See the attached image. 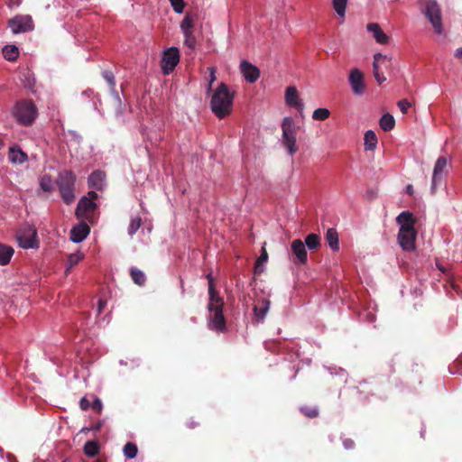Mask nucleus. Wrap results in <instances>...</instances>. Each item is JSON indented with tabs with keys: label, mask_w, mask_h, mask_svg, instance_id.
Instances as JSON below:
<instances>
[{
	"label": "nucleus",
	"mask_w": 462,
	"mask_h": 462,
	"mask_svg": "<svg viewBox=\"0 0 462 462\" xmlns=\"http://www.w3.org/2000/svg\"><path fill=\"white\" fill-rule=\"evenodd\" d=\"M90 407L94 411L100 413L103 408L102 402L99 398L96 397L94 402L91 403Z\"/></svg>",
	"instance_id": "nucleus-45"
},
{
	"label": "nucleus",
	"mask_w": 462,
	"mask_h": 462,
	"mask_svg": "<svg viewBox=\"0 0 462 462\" xmlns=\"http://www.w3.org/2000/svg\"><path fill=\"white\" fill-rule=\"evenodd\" d=\"M90 402L86 397H83L79 402V407L83 411H87L90 407Z\"/></svg>",
	"instance_id": "nucleus-47"
},
{
	"label": "nucleus",
	"mask_w": 462,
	"mask_h": 462,
	"mask_svg": "<svg viewBox=\"0 0 462 462\" xmlns=\"http://www.w3.org/2000/svg\"><path fill=\"white\" fill-rule=\"evenodd\" d=\"M298 129L299 127L295 125L292 118L285 117L283 119L282 124V143L291 155H293L298 151L296 144Z\"/></svg>",
	"instance_id": "nucleus-5"
},
{
	"label": "nucleus",
	"mask_w": 462,
	"mask_h": 462,
	"mask_svg": "<svg viewBox=\"0 0 462 462\" xmlns=\"http://www.w3.org/2000/svg\"><path fill=\"white\" fill-rule=\"evenodd\" d=\"M285 102L288 106L295 107L298 110H302L304 106L303 103L299 98L298 90L294 86H290L286 88Z\"/></svg>",
	"instance_id": "nucleus-15"
},
{
	"label": "nucleus",
	"mask_w": 462,
	"mask_h": 462,
	"mask_svg": "<svg viewBox=\"0 0 462 462\" xmlns=\"http://www.w3.org/2000/svg\"><path fill=\"white\" fill-rule=\"evenodd\" d=\"M332 5L337 15H339L340 17H344L346 14L347 0H333Z\"/></svg>",
	"instance_id": "nucleus-33"
},
{
	"label": "nucleus",
	"mask_w": 462,
	"mask_h": 462,
	"mask_svg": "<svg viewBox=\"0 0 462 462\" xmlns=\"http://www.w3.org/2000/svg\"><path fill=\"white\" fill-rule=\"evenodd\" d=\"M41 189L46 192H51L53 189L51 179L48 176H43L40 180Z\"/></svg>",
	"instance_id": "nucleus-40"
},
{
	"label": "nucleus",
	"mask_w": 462,
	"mask_h": 462,
	"mask_svg": "<svg viewBox=\"0 0 462 462\" xmlns=\"http://www.w3.org/2000/svg\"><path fill=\"white\" fill-rule=\"evenodd\" d=\"M18 54L19 51L15 45L5 46L3 49V55L9 61L15 60L18 57Z\"/></svg>",
	"instance_id": "nucleus-31"
},
{
	"label": "nucleus",
	"mask_w": 462,
	"mask_h": 462,
	"mask_svg": "<svg viewBox=\"0 0 462 462\" xmlns=\"http://www.w3.org/2000/svg\"><path fill=\"white\" fill-rule=\"evenodd\" d=\"M291 248L294 256L293 263L296 264H306L308 254L304 243L300 239H295L291 242Z\"/></svg>",
	"instance_id": "nucleus-11"
},
{
	"label": "nucleus",
	"mask_w": 462,
	"mask_h": 462,
	"mask_svg": "<svg viewBox=\"0 0 462 462\" xmlns=\"http://www.w3.org/2000/svg\"><path fill=\"white\" fill-rule=\"evenodd\" d=\"M380 127L385 131L389 132L394 128L395 120L393 116L390 114H384L380 119Z\"/></svg>",
	"instance_id": "nucleus-28"
},
{
	"label": "nucleus",
	"mask_w": 462,
	"mask_h": 462,
	"mask_svg": "<svg viewBox=\"0 0 462 462\" xmlns=\"http://www.w3.org/2000/svg\"><path fill=\"white\" fill-rule=\"evenodd\" d=\"M364 139L365 150L373 151L376 148L377 137L376 134L372 130H368L365 132Z\"/></svg>",
	"instance_id": "nucleus-29"
},
{
	"label": "nucleus",
	"mask_w": 462,
	"mask_h": 462,
	"mask_svg": "<svg viewBox=\"0 0 462 462\" xmlns=\"http://www.w3.org/2000/svg\"><path fill=\"white\" fill-rule=\"evenodd\" d=\"M130 275L134 282L139 286H142L146 282V276L144 273L136 267H132L130 270Z\"/></svg>",
	"instance_id": "nucleus-30"
},
{
	"label": "nucleus",
	"mask_w": 462,
	"mask_h": 462,
	"mask_svg": "<svg viewBox=\"0 0 462 462\" xmlns=\"http://www.w3.org/2000/svg\"><path fill=\"white\" fill-rule=\"evenodd\" d=\"M206 278H207V280L208 282V290L210 289V286L215 287L214 279H213L212 273L207 274Z\"/></svg>",
	"instance_id": "nucleus-53"
},
{
	"label": "nucleus",
	"mask_w": 462,
	"mask_h": 462,
	"mask_svg": "<svg viewBox=\"0 0 462 462\" xmlns=\"http://www.w3.org/2000/svg\"><path fill=\"white\" fill-rule=\"evenodd\" d=\"M330 116V112L327 108H317L312 114V118L317 121H324Z\"/></svg>",
	"instance_id": "nucleus-36"
},
{
	"label": "nucleus",
	"mask_w": 462,
	"mask_h": 462,
	"mask_svg": "<svg viewBox=\"0 0 462 462\" xmlns=\"http://www.w3.org/2000/svg\"><path fill=\"white\" fill-rule=\"evenodd\" d=\"M234 96L227 85L221 83L212 95L210 107L216 116L222 119L227 116L233 106Z\"/></svg>",
	"instance_id": "nucleus-1"
},
{
	"label": "nucleus",
	"mask_w": 462,
	"mask_h": 462,
	"mask_svg": "<svg viewBox=\"0 0 462 462\" xmlns=\"http://www.w3.org/2000/svg\"><path fill=\"white\" fill-rule=\"evenodd\" d=\"M406 192L409 194V195H412L413 194V187L412 185H408L407 188H406Z\"/></svg>",
	"instance_id": "nucleus-55"
},
{
	"label": "nucleus",
	"mask_w": 462,
	"mask_h": 462,
	"mask_svg": "<svg viewBox=\"0 0 462 462\" xmlns=\"http://www.w3.org/2000/svg\"><path fill=\"white\" fill-rule=\"evenodd\" d=\"M11 31L14 33H20L32 31L33 23L30 16H16L8 23Z\"/></svg>",
	"instance_id": "nucleus-10"
},
{
	"label": "nucleus",
	"mask_w": 462,
	"mask_h": 462,
	"mask_svg": "<svg viewBox=\"0 0 462 462\" xmlns=\"http://www.w3.org/2000/svg\"><path fill=\"white\" fill-rule=\"evenodd\" d=\"M267 259H268V254H267L265 248L263 247L262 248V254H261V255L259 256V258L257 259L256 262L263 263H265L267 261Z\"/></svg>",
	"instance_id": "nucleus-48"
},
{
	"label": "nucleus",
	"mask_w": 462,
	"mask_h": 462,
	"mask_svg": "<svg viewBox=\"0 0 462 462\" xmlns=\"http://www.w3.org/2000/svg\"><path fill=\"white\" fill-rule=\"evenodd\" d=\"M75 182L76 176L71 171H64L59 173L57 185L63 201L68 205L75 199Z\"/></svg>",
	"instance_id": "nucleus-4"
},
{
	"label": "nucleus",
	"mask_w": 462,
	"mask_h": 462,
	"mask_svg": "<svg viewBox=\"0 0 462 462\" xmlns=\"http://www.w3.org/2000/svg\"><path fill=\"white\" fill-rule=\"evenodd\" d=\"M325 237L332 251L339 250L338 234L335 228H328Z\"/></svg>",
	"instance_id": "nucleus-24"
},
{
	"label": "nucleus",
	"mask_w": 462,
	"mask_h": 462,
	"mask_svg": "<svg viewBox=\"0 0 462 462\" xmlns=\"http://www.w3.org/2000/svg\"><path fill=\"white\" fill-rule=\"evenodd\" d=\"M398 224H400V229L403 231H408L410 229H414V218L411 213L409 211L402 212L396 218Z\"/></svg>",
	"instance_id": "nucleus-18"
},
{
	"label": "nucleus",
	"mask_w": 462,
	"mask_h": 462,
	"mask_svg": "<svg viewBox=\"0 0 462 462\" xmlns=\"http://www.w3.org/2000/svg\"><path fill=\"white\" fill-rule=\"evenodd\" d=\"M455 57L458 59L462 58V48H458L456 50Z\"/></svg>",
	"instance_id": "nucleus-54"
},
{
	"label": "nucleus",
	"mask_w": 462,
	"mask_h": 462,
	"mask_svg": "<svg viewBox=\"0 0 462 462\" xmlns=\"http://www.w3.org/2000/svg\"><path fill=\"white\" fill-rule=\"evenodd\" d=\"M90 232L88 225L82 221L70 231V239L75 243L83 241Z\"/></svg>",
	"instance_id": "nucleus-16"
},
{
	"label": "nucleus",
	"mask_w": 462,
	"mask_h": 462,
	"mask_svg": "<svg viewBox=\"0 0 462 462\" xmlns=\"http://www.w3.org/2000/svg\"><path fill=\"white\" fill-rule=\"evenodd\" d=\"M420 11L430 23L437 34L444 32L441 7L436 0H423L420 2Z\"/></svg>",
	"instance_id": "nucleus-2"
},
{
	"label": "nucleus",
	"mask_w": 462,
	"mask_h": 462,
	"mask_svg": "<svg viewBox=\"0 0 462 462\" xmlns=\"http://www.w3.org/2000/svg\"><path fill=\"white\" fill-rule=\"evenodd\" d=\"M240 71L248 83H254L260 77V69L251 62L243 60L240 62Z\"/></svg>",
	"instance_id": "nucleus-12"
},
{
	"label": "nucleus",
	"mask_w": 462,
	"mask_h": 462,
	"mask_svg": "<svg viewBox=\"0 0 462 462\" xmlns=\"http://www.w3.org/2000/svg\"><path fill=\"white\" fill-rule=\"evenodd\" d=\"M209 302L208 304V310L212 312L214 309H220L224 307V300L221 298L217 291L215 287L210 286L208 290Z\"/></svg>",
	"instance_id": "nucleus-19"
},
{
	"label": "nucleus",
	"mask_w": 462,
	"mask_h": 462,
	"mask_svg": "<svg viewBox=\"0 0 462 462\" xmlns=\"http://www.w3.org/2000/svg\"><path fill=\"white\" fill-rule=\"evenodd\" d=\"M13 115L20 125L29 126L37 117V107L31 100H21L15 104Z\"/></svg>",
	"instance_id": "nucleus-3"
},
{
	"label": "nucleus",
	"mask_w": 462,
	"mask_h": 462,
	"mask_svg": "<svg viewBox=\"0 0 462 462\" xmlns=\"http://www.w3.org/2000/svg\"><path fill=\"white\" fill-rule=\"evenodd\" d=\"M87 197L90 199V201L94 202V200H96L97 199L98 195L96 191L91 190V191H88Z\"/></svg>",
	"instance_id": "nucleus-52"
},
{
	"label": "nucleus",
	"mask_w": 462,
	"mask_h": 462,
	"mask_svg": "<svg viewBox=\"0 0 462 462\" xmlns=\"http://www.w3.org/2000/svg\"><path fill=\"white\" fill-rule=\"evenodd\" d=\"M180 61L179 50L171 47L164 51L162 60V69L165 75L170 74Z\"/></svg>",
	"instance_id": "nucleus-8"
},
{
	"label": "nucleus",
	"mask_w": 462,
	"mask_h": 462,
	"mask_svg": "<svg viewBox=\"0 0 462 462\" xmlns=\"http://www.w3.org/2000/svg\"><path fill=\"white\" fill-rule=\"evenodd\" d=\"M448 173V160L444 156H440L438 158L434 169H433V175H432V181H431V193L434 194L437 189V186L442 182L444 178L446 177Z\"/></svg>",
	"instance_id": "nucleus-7"
},
{
	"label": "nucleus",
	"mask_w": 462,
	"mask_h": 462,
	"mask_svg": "<svg viewBox=\"0 0 462 462\" xmlns=\"http://www.w3.org/2000/svg\"><path fill=\"white\" fill-rule=\"evenodd\" d=\"M183 34L185 37V40H184L185 45L187 47H189V49L193 50L196 46V38L193 34V32H185Z\"/></svg>",
	"instance_id": "nucleus-41"
},
{
	"label": "nucleus",
	"mask_w": 462,
	"mask_h": 462,
	"mask_svg": "<svg viewBox=\"0 0 462 462\" xmlns=\"http://www.w3.org/2000/svg\"><path fill=\"white\" fill-rule=\"evenodd\" d=\"M343 445H344L345 448L351 449L355 447V442H354V440H352L350 439H345L343 440Z\"/></svg>",
	"instance_id": "nucleus-50"
},
{
	"label": "nucleus",
	"mask_w": 462,
	"mask_h": 462,
	"mask_svg": "<svg viewBox=\"0 0 462 462\" xmlns=\"http://www.w3.org/2000/svg\"><path fill=\"white\" fill-rule=\"evenodd\" d=\"M84 453L89 457H94L99 453V444L95 440H88L83 447Z\"/></svg>",
	"instance_id": "nucleus-27"
},
{
	"label": "nucleus",
	"mask_w": 462,
	"mask_h": 462,
	"mask_svg": "<svg viewBox=\"0 0 462 462\" xmlns=\"http://www.w3.org/2000/svg\"><path fill=\"white\" fill-rule=\"evenodd\" d=\"M194 26V21L189 14H186L183 20L180 23V29L183 33L185 32H192V28Z\"/></svg>",
	"instance_id": "nucleus-35"
},
{
	"label": "nucleus",
	"mask_w": 462,
	"mask_h": 462,
	"mask_svg": "<svg viewBox=\"0 0 462 462\" xmlns=\"http://www.w3.org/2000/svg\"><path fill=\"white\" fill-rule=\"evenodd\" d=\"M417 233L415 229H410L408 231L399 230L398 242L402 250L411 251L415 247Z\"/></svg>",
	"instance_id": "nucleus-13"
},
{
	"label": "nucleus",
	"mask_w": 462,
	"mask_h": 462,
	"mask_svg": "<svg viewBox=\"0 0 462 462\" xmlns=\"http://www.w3.org/2000/svg\"><path fill=\"white\" fill-rule=\"evenodd\" d=\"M303 243L305 247L307 246L310 251H317L321 246L320 237L315 233H311L306 236L305 242Z\"/></svg>",
	"instance_id": "nucleus-25"
},
{
	"label": "nucleus",
	"mask_w": 462,
	"mask_h": 462,
	"mask_svg": "<svg viewBox=\"0 0 462 462\" xmlns=\"http://www.w3.org/2000/svg\"><path fill=\"white\" fill-rule=\"evenodd\" d=\"M270 300L263 299L259 305L254 306V312L259 321H263L269 310Z\"/></svg>",
	"instance_id": "nucleus-23"
},
{
	"label": "nucleus",
	"mask_w": 462,
	"mask_h": 462,
	"mask_svg": "<svg viewBox=\"0 0 462 462\" xmlns=\"http://www.w3.org/2000/svg\"><path fill=\"white\" fill-rule=\"evenodd\" d=\"M367 30L373 33L375 41L380 44L388 43L389 37L382 31L380 25L375 23H368L366 26Z\"/></svg>",
	"instance_id": "nucleus-22"
},
{
	"label": "nucleus",
	"mask_w": 462,
	"mask_h": 462,
	"mask_svg": "<svg viewBox=\"0 0 462 462\" xmlns=\"http://www.w3.org/2000/svg\"><path fill=\"white\" fill-rule=\"evenodd\" d=\"M389 61L390 60L387 59V57L383 55L382 53H376L374 56L373 73L374 77L375 78L379 85H381L383 82L386 80V78L381 75L379 71V63H388Z\"/></svg>",
	"instance_id": "nucleus-17"
},
{
	"label": "nucleus",
	"mask_w": 462,
	"mask_h": 462,
	"mask_svg": "<svg viewBox=\"0 0 462 462\" xmlns=\"http://www.w3.org/2000/svg\"><path fill=\"white\" fill-rule=\"evenodd\" d=\"M172 9L177 14H181L184 10L185 2L184 0H170Z\"/></svg>",
	"instance_id": "nucleus-42"
},
{
	"label": "nucleus",
	"mask_w": 462,
	"mask_h": 462,
	"mask_svg": "<svg viewBox=\"0 0 462 462\" xmlns=\"http://www.w3.org/2000/svg\"><path fill=\"white\" fill-rule=\"evenodd\" d=\"M100 428H101V423H97L95 429L99 430Z\"/></svg>",
	"instance_id": "nucleus-57"
},
{
	"label": "nucleus",
	"mask_w": 462,
	"mask_h": 462,
	"mask_svg": "<svg viewBox=\"0 0 462 462\" xmlns=\"http://www.w3.org/2000/svg\"><path fill=\"white\" fill-rule=\"evenodd\" d=\"M209 327L220 332L226 330V319L223 314V308L214 309L209 316Z\"/></svg>",
	"instance_id": "nucleus-14"
},
{
	"label": "nucleus",
	"mask_w": 462,
	"mask_h": 462,
	"mask_svg": "<svg viewBox=\"0 0 462 462\" xmlns=\"http://www.w3.org/2000/svg\"><path fill=\"white\" fill-rule=\"evenodd\" d=\"M348 81L355 95L361 96L364 94L365 83L364 73L359 69L355 68L351 69Z\"/></svg>",
	"instance_id": "nucleus-9"
},
{
	"label": "nucleus",
	"mask_w": 462,
	"mask_h": 462,
	"mask_svg": "<svg viewBox=\"0 0 462 462\" xmlns=\"http://www.w3.org/2000/svg\"><path fill=\"white\" fill-rule=\"evenodd\" d=\"M195 426H196V423L191 422L190 425H189V428H194Z\"/></svg>",
	"instance_id": "nucleus-58"
},
{
	"label": "nucleus",
	"mask_w": 462,
	"mask_h": 462,
	"mask_svg": "<svg viewBox=\"0 0 462 462\" xmlns=\"http://www.w3.org/2000/svg\"><path fill=\"white\" fill-rule=\"evenodd\" d=\"M94 462H106V459L105 458H102V457H98L97 460H95Z\"/></svg>",
	"instance_id": "nucleus-56"
},
{
	"label": "nucleus",
	"mask_w": 462,
	"mask_h": 462,
	"mask_svg": "<svg viewBox=\"0 0 462 462\" xmlns=\"http://www.w3.org/2000/svg\"><path fill=\"white\" fill-rule=\"evenodd\" d=\"M106 173L102 171H95L88 177V186L97 190H102L104 188V181Z\"/></svg>",
	"instance_id": "nucleus-21"
},
{
	"label": "nucleus",
	"mask_w": 462,
	"mask_h": 462,
	"mask_svg": "<svg viewBox=\"0 0 462 462\" xmlns=\"http://www.w3.org/2000/svg\"><path fill=\"white\" fill-rule=\"evenodd\" d=\"M397 105L402 114H407L409 108L411 106V102H409L407 99L400 100Z\"/></svg>",
	"instance_id": "nucleus-44"
},
{
	"label": "nucleus",
	"mask_w": 462,
	"mask_h": 462,
	"mask_svg": "<svg viewBox=\"0 0 462 462\" xmlns=\"http://www.w3.org/2000/svg\"><path fill=\"white\" fill-rule=\"evenodd\" d=\"M141 224H142V219L140 217H134L131 220L130 225L128 226V234L130 236H133L134 234H135L136 231L140 228Z\"/></svg>",
	"instance_id": "nucleus-38"
},
{
	"label": "nucleus",
	"mask_w": 462,
	"mask_h": 462,
	"mask_svg": "<svg viewBox=\"0 0 462 462\" xmlns=\"http://www.w3.org/2000/svg\"><path fill=\"white\" fill-rule=\"evenodd\" d=\"M14 252L13 247L0 243V265L7 264L10 262Z\"/></svg>",
	"instance_id": "nucleus-26"
},
{
	"label": "nucleus",
	"mask_w": 462,
	"mask_h": 462,
	"mask_svg": "<svg viewBox=\"0 0 462 462\" xmlns=\"http://www.w3.org/2000/svg\"><path fill=\"white\" fill-rule=\"evenodd\" d=\"M97 208V205L95 202L90 201L88 197H82L78 203L75 213L78 218L92 222Z\"/></svg>",
	"instance_id": "nucleus-6"
},
{
	"label": "nucleus",
	"mask_w": 462,
	"mask_h": 462,
	"mask_svg": "<svg viewBox=\"0 0 462 462\" xmlns=\"http://www.w3.org/2000/svg\"><path fill=\"white\" fill-rule=\"evenodd\" d=\"M36 233L34 232L33 235L30 237H19V243L20 245L23 248H34L38 246V243L35 239Z\"/></svg>",
	"instance_id": "nucleus-32"
},
{
	"label": "nucleus",
	"mask_w": 462,
	"mask_h": 462,
	"mask_svg": "<svg viewBox=\"0 0 462 462\" xmlns=\"http://www.w3.org/2000/svg\"><path fill=\"white\" fill-rule=\"evenodd\" d=\"M106 301L105 300L100 299L97 302V315H99L103 311V310L106 308Z\"/></svg>",
	"instance_id": "nucleus-49"
},
{
	"label": "nucleus",
	"mask_w": 462,
	"mask_h": 462,
	"mask_svg": "<svg viewBox=\"0 0 462 462\" xmlns=\"http://www.w3.org/2000/svg\"><path fill=\"white\" fill-rule=\"evenodd\" d=\"M8 160L14 164L23 163L28 160L27 154L21 150L17 145L12 146L9 149Z\"/></svg>",
	"instance_id": "nucleus-20"
},
{
	"label": "nucleus",
	"mask_w": 462,
	"mask_h": 462,
	"mask_svg": "<svg viewBox=\"0 0 462 462\" xmlns=\"http://www.w3.org/2000/svg\"><path fill=\"white\" fill-rule=\"evenodd\" d=\"M125 457L127 458H134L137 455V446L133 442H127L123 449Z\"/></svg>",
	"instance_id": "nucleus-34"
},
{
	"label": "nucleus",
	"mask_w": 462,
	"mask_h": 462,
	"mask_svg": "<svg viewBox=\"0 0 462 462\" xmlns=\"http://www.w3.org/2000/svg\"><path fill=\"white\" fill-rule=\"evenodd\" d=\"M83 258V255L80 254H70L68 256V266L66 272L68 273L71 267L78 264V263Z\"/></svg>",
	"instance_id": "nucleus-39"
},
{
	"label": "nucleus",
	"mask_w": 462,
	"mask_h": 462,
	"mask_svg": "<svg viewBox=\"0 0 462 462\" xmlns=\"http://www.w3.org/2000/svg\"><path fill=\"white\" fill-rule=\"evenodd\" d=\"M103 78L106 80L110 88H114L116 85L115 76L111 71L105 70L103 72Z\"/></svg>",
	"instance_id": "nucleus-43"
},
{
	"label": "nucleus",
	"mask_w": 462,
	"mask_h": 462,
	"mask_svg": "<svg viewBox=\"0 0 462 462\" xmlns=\"http://www.w3.org/2000/svg\"><path fill=\"white\" fill-rule=\"evenodd\" d=\"M300 411L304 416L310 419L317 418L319 414V409L314 406H302Z\"/></svg>",
	"instance_id": "nucleus-37"
},
{
	"label": "nucleus",
	"mask_w": 462,
	"mask_h": 462,
	"mask_svg": "<svg viewBox=\"0 0 462 462\" xmlns=\"http://www.w3.org/2000/svg\"><path fill=\"white\" fill-rule=\"evenodd\" d=\"M210 74H209V82H208V90L211 89L212 83L216 80V69L214 68H208Z\"/></svg>",
	"instance_id": "nucleus-46"
},
{
	"label": "nucleus",
	"mask_w": 462,
	"mask_h": 462,
	"mask_svg": "<svg viewBox=\"0 0 462 462\" xmlns=\"http://www.w3.org/2000/svg\"><path fill=\"white\" fill-rule=\"evenodd\" d=\"M262 264H263L262 263H258V262L255 263L254 273L260 274V273H262L263 272Z\"/></svg>",
	"instance_id": "nucleus-51"
}]
</instances>
